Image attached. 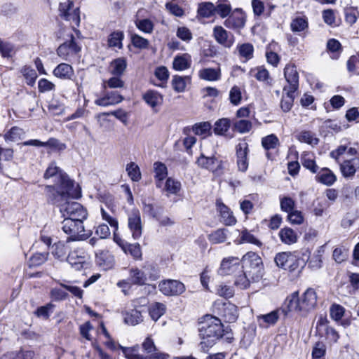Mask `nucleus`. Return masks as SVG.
Listing matches in <instances>:
<instances>
[{"mask_svg": "<svg viewBox=\"0 0 359 359\" xmlns=\"http://www.w3.org/2000/svg\"><path fill=\"white\" fill-rule=\"evenodd\" d=\"M46 191L48 203L58 206L63 217L81 220L87 219V210L79 203L69 201V198H79L81 196V188L78 184L65 190L46 186Z\"/></svg>", "mask_w": 359, "mask_h": 359, "instance_id": "1", "label": "nucleus"}, {"mask_svg": "<svg viewBox=\"0 0 359 359\" xmlns=\"http://www.w3.org/2000/svg\"><path fill=\"white\" fill-rule=\"evenodd\" d=\"M242 273L239 274L235 285L241 289L249 287L250 282L259 281L264 275V266L262 258L256 253L249 252L242 259Z\"/></svg>", "mask_w": 359, "mask_h": 359, "instance_id": "2", "label": "nucleus"}, {"mask_svg": "<svg viewBox=\"0 0 359 359\" xmlns=\"http://www.w3.org/2000/svg\"><path fill=\"white\" fill-rule=\"evenodd\" d=\"M226 330L223 328L221 320L212 316H206L205 320L199 329L202 341L200 346L201 350L206 353L212 347L216 341L222 337Z\"/></svg>", "mask_w": 359, "mask_h": 359, "instance_id": "3", "label": "nucleus"}, {"mask_svg": "<svg viewBox=\"0 0 359 359\" xmlns=\"http://www.w3.org/2000/svg\"><path fill=\"white\" fill-rule=\"evenodd\" d=\"M317 294L313 288H308L299 298L298 292L292 294L288 301L287 309L290 311L307 313L313 309L317 304Z\"/></svg>", "mask_w": 359, "mask_h": 359, "instance_id": "4", "label": "nucleus"}, {"mask_svg": "<svg viewBox=\"0 0 359 359\" xmlns=\"http://www.w3.org/2000/svg\"><path fill=\"white\" fill-rule=\"evenodd\" d=\"M142 346L143 350L148 355L144 356L135 353V348L120 347L127 359H168L169 357L166 353L157 351L153 339L149 337L145 339Z\"/></svg>", "mask_w": 359, "mask_h": 359, "instance_id": "5", "label": "nucleus"}, {"mask_svg": "<svg viewBox=\"0 0 359 359\" xmlns=\"http://www.w3.org/2000/svg\"><path fill=\"white\" fill-rule=\"evenodd\" d=\"M45 179L54 178V185H50L56 189L65 190L74 187V182L71 180L68 175L64 172L55 163H51L46 169L44 175Z\"/></svg>", "mask_w": 359, "mask_h": 359, "instance_id": "6", "label": "nucleus"}, {"mask_svg": "<svg viewBox=\"0 0 359 359\" xmlns=\"http://www.w3.org/2000/svg\"><path fill=\"white\" fill-rule=\"evenodd\" d=\"M237 257H229L224 258L218 269V273L221 276H233L235 280L239 274L242 273V263Z\"/></svg>", "mask_w": 359, "mask_h": 359, "instance_id": "7", "label": "nucleus"}, {"mask_svg": "<svg viewBox=\"0 0 359 359\" xmlns=\"http://www.w3.org/2000/svg\"><path fill=\"white\" fill-rule=\"evenodd\" d=\"M83 221L81 219L64 217L61 223V229L66 234L69 236L68 240L76 241L80 236L83 235L82 234L85 231Z\"/></svg>", "mask_w": 359, "mask_h": 359, "instance_id": "8", "label": "nucleus"}, {"mask_svg": "<svg viewBox=\"0 0 359 359\" xmlns=\"http://www.w3.org/2000/svg\"><path fill=\"white\" fill-rule=\"evenodd\" d=\"M69 40L60 44L57 49V54L65 60H71L74 58L81 50V46L76 42L72 34L69 35Z\"/></svg>", "mask_w": 359, "mask_h": 359, "instance_id": "9", "label": "nucleus"}, {"mask_svg": "<svg viewBox=\"0 0 359 359\" xmlns=\"http://www.w3.org/2000/svg\"><path fill=\"white\" fill-rule=\"evenodd\" d=\"M60 15L65 20L72 21L73 26H79L80 15L79 8L74 7L72 1L67 0L59 5Z\"/></svg>", "mask_w": 359, "mask_h": 359, "instance_id": "10", "label": "nucleus"}, {"mask_svg": "<svg viewBox=\"0 0 359 359\" xmlns=\"http://www.w3.org/2000/svg\"><path fill=\"white\" fill-rule=\"evenodd\" d=\"M246 17L241 8L234 9L224 22V25L230 29L239 31L245 26Z\"/></svg>", "mask_w": 359, "mask_h": 359, "instance_id": "11", "label": "nucleus"}, {"mask_svg": "<svg viewBox=\"0 0 359 359\" xmlns=\"http://www.w3.org/2000/svg\"><path fill=\"white\" fill-rule=\"evenodd\" d=\"M160 291L166 296H177L185 291L184 285L177 280H165L158 285Z\"/></svg>", "mask_w": 359, "mask_h": 359, "instance_id": "12", "label": "nucleus"}, {"mask_svg": "<svg viewBox=\"0 0 359 359\" xmlns=\"http://www.w3.org/2000/svg\"><path fill=\"white\" fill-rule=\"evenodd\" d=\"M128 226L134 239H139L142 233V225L139 210L134 208L128 214Z\"/></svg>", "mask_w": 359, "mask_h": 359, "instance_id": "13", "label": "nucleus"}, {"mask_svg": "<svg viewBox=\"0 0 359 359\" xmlns=\"http://www.w3.org/2000/svg\"><path fill=\"white\" fill-rule=\"evenodd\" d=\"M284 76L288 83V86H285L283 91H295L299 87V74L294 65H287L284 69Z\"/></svg>", "mask_w": 359, "mask_h": 359, "instance_id": "14", "label": "nucleus"}, {"mask_svg": "<svg viewBox=\"0 0 359 359\" xmlns=\"http://www.w3.org/2000/svg\"><path fill=\"white\" fill-rule=\"evenodd\" d=\"M213 36L216 41L224 48H230L234 43V36L222 26L214 27Z\"/></svg>", "mask_w": 359, "mask_h": 359, "instance_id": "15", "label": "nucleus"}, {"mask_svg": "<svg viewBox=\"0 0 359 359\" xmlns=\"http://www.w3.org/2000/svg\"><path fill=\"white\" fill-rule=\"evenodd\" d=\"M196 163L202 168L207 169L213 172H217L222 167V161L215 156L206 157L203 154L197 159Z\"/></svg>", "mask_w": 359, "mask_h": 359, "instance_id": "16", "label": "nucleus"}, {"mask_svg": "<svg viewBox=\"0 0 359 359\" xmlns=\"http://www.w3.org/2000/svg\"><path fill=\"white\" fill-rule=\"evenodd\" d=\"M67 262L76 271H81L83 269L87 268L88 266V263L86 262V257L79 255L76 251L72 252L68 255Z\"/></svg>", "mask_w": 359, "mask_h": 359, "instance_id": "17", "label": "nucleus"}, {"mask_svg": "<svg viewBox=\"0 0 359 359\" xmlns=\"http://www.w3.org/2000/svg\"><path fill=\"white\" fill-rule=\"evenodd\" d=\"M217 206L220 213L221 222L226 226L234 225L236 222V219L230 209L222 202L219 201H217Z\"/></svg>", "mask_w": 359, "mask_h": 359, "instance_id": "18", "label": "nucleus"}, {"mask_svg": "<svg viewBox=\"0 0 359 359\" xmlns=\"http://www.w3.org/2000/svg\"><path fill=\"white\" fill-rule=\"evenodd\" d=\"M316 180L327 186L332 185L337 180L336 175L327 168H323L316 173Z\"/></svg>", "mask_w": 359, "mask_h": 359, "instance_id": "19", "label": "nucleus"}, {"mask_svg": "<svg viewBox=\"0 0 359 359\" xmlns=\"http://www.w3.org/2000/svg\"><path fill=\"white\" fill-rule=\"evenodd\" d=\"M201 79L208 81H217L221 79L222 73L219 67L217 68H203L198 72Z\"/></svg>", "mask_w": 359, "mask_h": 359, "instance_id": "20", "label": "nucleus"}, {"mask_svg": "<svg viewBox=\"0 0 359 359\" xmlns=\"http://www.w3.org/2000/svg\"><path fill=\"white\" fill-rule=\"evenodd\" d=\"M144 101L152 108L160 105L163 102V95L158 92L149 90L143 95Z\"/></svg>", "mask_w": 359, "mask_h": 359, "instance_id": "21", "label": "nucleus"}, {"mask_svg": "<svg viewBox=\"0 0 359 359\" xmlns=\"http://www.w3.org/2000/svg\"><path fill=\"white\" fill-rule=\"evenodd\" d=\"M55 76L62 79H72L74 70L71 65L67 63L58 65L53 72Z\"/></svg>", "mask_w": 359, "mask_h": 359, "instance_id": "22", "label": "nucleus"}, {"mask_svg": "<svg viewBox=\"0 0 359 359\" xmlns=\"http://www.w3.org/2000/svg\"><path fill=\"white\" fill-rule=\"evenodd\" d=\"M191 64V57L188 53L177 55L173 60L172 66L175 70L182 71L189 69Z\"/></svg>", "mask_w": 359, "mask_h": 359, "instance_id": "23", "label": "nucleus"}, {"mask_svg": "<svg viewBox=\"0 0 359 359\" xmlns=\"http://www.w3.org/2000/svg\"><path fill=\"white\" fill-rule=\"evenodd\" d=\"M359 160L353 158L351 160L344 161L341 164V171L344 177H352L355 172L357 166L359 165Z\"/></svg>", "mask_w": 359, "mask_h": 359, "instance_id": "24", "label": "nucleus"}, {"mask_svg": "<svg viewBox=\"0 0 359 359\" xmlns=\"http://www.w3.org/2000/svg\"><path fill=\"white\" fill-rule=\"evenodd\" d=\"M279 318V311H273L269 313L262 315L257 317L259 325L262 327H268L274 325Z\"/></svg>", "mask_w": 359, "mask_h": 359, "instance_id": "25", "label": "nucleus"}, {"mask_svg": "<svg viewBox=\"0 0 359 359\" xmlns=\"http://www.w3.org/2000/svg\"><path fill=\"white\" fill-rule=\"evenodd\" d=\"M222 316L228 323L235 322L238 316L237 306L231 303H225L223 305Z\"/></svg>", "mask_w": 359, "mask_h": 359, "instance_id": "26", "label": "nucleus"}, {"mask_svg": "<svg viewBox=\"0 0 359 359\" xmlns=\"http://www.w3.org/2000/svg\"><path fill=\"white\" fill-rule=\"evenodd\" d=\"M286 264L285 270H287L290 272L299 271L303 269L306 264L304 259L297 257L291 252Z\"/></svg>", "mask_w": 359, "mask_h": 359, "instance_id": "27", "label": "nucleus"}, {"mask_svg": "<svg viewBox=\"0 0 359 359\" xmlns=\"http://www.w3.org/2000/svg\"><path fill=\"white\" fill-rule=\"evenodd\" d=\"M34 353L31 351L20 350L10 351L1 355L0 359H33Z\"/></svg>", "mask_w": 359, "mask_h": 359, "instance_id": "28", "label": "nucleus"}, {"mask_svg": "<svg viewBox=\"0 0 359 359\" xmlns=\"http://www.w3.org/2000/svg\"><path fill=\"white\" fill-rule=\"evenodd\" d=\"M127 67V62L124 57L114 60L110 64V73L114 76H121Z\"/></svg>", "mask_w": 359, "mask_h": 359, "instance_id": "29", "label": "nucleus"}, {"mask_svg": "<svg viewBox=\"0 0 359 359\" xmlns=\"http://www.w3.org/2000/svg\"><path fill=\"white\" fill-rule=\"evenodd\" d=\"M17 51L18 48L13 43L0 39V53L3 57L11 58Z\"/></svg>", "mask_w": 359, "mask_h": 359, "instance_id": "30", "label": "nucleus"}, {"mask_svg": "<svg viewBox=\"0 0 359 359\" xmlns=\"http://www.w3.org/2000/svg\"><path fill=\"white\" fill-rule=\"evenodd\" d=\"M279 236L281 241L285 244L291 245L297 241L296 232L289 227L282 229L279 231Z\"/></svg>", "mask_w": 359, "mask_h": 359, "instance_id": "31", "label": "nucleus"}, {"mask_svg": "<svg viewBox=\"0 0 359 359\" xmlns=\"http://www.w3.org/2000/svg\"><path fill=\"white\" fill-rule=\"evenodd\" d=\"M95 262L100 266L107 269L113 265V257L108 251H102L96 254Z\"/></svg>", "mask_w": 359, "mask_h": 359, "instance_id": "32", "label": "nucleus"}, {"mask_svg": "<svg viewBox=\"0 0 359 359\" xmlns=\"http://www.w3.org/2000/svg\"><path fill=\"white\" fill-rule=\"evenodd\" d=\"M215 8V14H217L222 18H226L233 11L228 0H217Z\"/></svg>", "mask_w": 359, "mask_h": 359, "instance_id": "33", "label": "nucleus"}, {"mask_svg": "<svg viewBox=\"0 0 359 359\" xmlns=\"http://www.w3.org/2000/svg\"><path fill=\"white\" fill-rule=\"evenodd\" d=\"M123 39L124 34L122 31L117 30L113 32L108 37L107 43L109 47L121 49L123 48L122 41Z\"/></svg>", "mask_w": 359, "mask_h": 359, "instance_id": "34", "label": "nucleus"}, {"mask_svg": "<svg viewBox=\"0 0 359 359\" xmlns=\"http://www.w3.org/2000/svg\"><path fill=\"white\" fill-rule=\"evenodd\" d=\"M228 233L227 229H218L208 235V239L213 244L222 243L226 241Z\"/></svg>", "mask_w": 359, "mask_h": 359, "instance_id": "35", "label": "nucleus"}, {"mask_svg": "<svg viewBox=\"0 0 359 359\" xmlns=\"http://www.w3.org/2000/svg\"><path fill=\"white\" fill-rule=\"evenodd\" d=\"M197 13L203 18H210L215 14V5L211 2H203L198 4Z\"/></svg>", "mask_w": 359, "mask_h": 359, "instance_id": "36", "label": "nucleus"}, {"mask_svg": "<svg viewBox=\"0 0 359 359\" xmlns=\"http://www.w3.org/2000/svg\"><path fill=\"white\" fill-rule=\"evenodd\" d=\"M130 278L133 284L138 285L146 284L147 280L144 273L137 268H132L130 270Z\"/></svg>", "mask_w": 359, "mask_h": 359, "instance_id": "37", "label": "nucleus"}, {"mask_svg": "<svg viewBox=\"0 0 359 359\" xmlns=\"http://www.w3.org/2000/svg\"><path fill=\"white\" fill-rule=\"evenodd\" d=\"M231 121L227 118L217 120L214 126V133L217 135H224L229 130Z\"/></svg>", "mask_w": 359, "mask_h": 359, "instance_id": "38", "label": "nucleus"}, {"mask_svg": "<svg viewBox=\"0 0 359 359\" xmlns=\"http://www.w3.org/2000/svg\"><path fill=\"white\" fill-rule=\"evenodd\" d=\"M236 50L238 52L239 56L241 57L245 58L246 61L249 60L253 57L254 47L252 44L250 43L238 44L237 46Z\"/></svg>", "mask_w": 359, "mask_h": 359, "instance_id": "39", "label": "nucleus"}, {"mask_svg": "<svg viewBox=\"0 0 359 359\" xmlns=\"http://www.w3.org/2000/svg\"><path fill=\"white\" fill-rule=\"evenodd\" d=\"M123 250L126 254H130L134 259H138L142 257V250L140 244L122 243Z\"/></svg>", "mask_w": 359, "mask_h": 359, "instance_id": "40", "label": "nucleus"}, {"mask_svg": "<svg viewBox=\"0 0 359 359\" xmlns=\"http://www.w3.org/2000/svg\"><path fill=\"white\" fill-rule=\"evenodd\" d=\"M286 95L287 96L285 97L284 95L283 96L282 99H281V101H280V107H281V109L284 111V112H288L292 105H293V102H294V93H295V91H292V90H286Z\"/></svg>", "mask_w": 359, "mask_h": 359, "instance_id": "41", "label": "nucleus"}, {"mask_svg": "<svg viewBox=\"0 0 359 359\" xmlns=\"http://www.w3.org/2000/svg\"><path fill=\"white\" fill-rule=\"evenodd\" d=\"M280 144L278 138L274 134L269 135L262 139V145L266 151L273 149Z\"/></svg>", "mask_w": 359, "mask_h": 359, "instance_id": "42", "label": "nucleus"}, {"mask_svg": "<svg viewBox=\"0 0 359 359\" xmlns=\"http://www.w3.org/2000/svg\"><path fill=\"white\" fill-rule=\"evenodd\" d=\"M136 27L142 32L146 34H151L154 31V22L148 19H137L135 21Z\"/></svg>", "mask_w": 359, "mask_h": 359, "instance_id": "43", "label": "nucleus"}, {"mask_svg": "<svg viewBox=\"0 0 359 359\" xmlns=\"http://www.w3.org/2000/svg\"><path fill=\"white\" fill-rule=\"evenodd\" d=\"M165 309V306L163 304L156 302L151 305L149 315L154 320L156 321L164 314Z\"/></svg>", "mask_w": 359, "mask_h": 359, "instance_id": "44", "label": "nucleus"}, {"mask_svg": "<svg viewBox=\"0 0 359 359\" xmlns=\"http://www.w3.org/2000/svg\"><path fill=\"white\" fill-rule=\"evenodd\" d=\"M124 321L126 324L130 325H135L142 321V316L141 312L134 309L127 313L124 318Z\"/></svg>", "mask_w": 359, "mask_h": 359, "instance_id": "45", "label": "nucleus"}, {"mask_svg": "<svg viewBox=\"0 0 359 359\" xmlns=\"http://www.w3.org/2000/svg\"><path fill=\"white\" fill-rule=\"evenodd\" d=\"M326 346L322 341H317L312 350V359H325Z\"/></svg>", "mask_w": 359, "mask_h": 359, "instance_id": "46", "label": "nucleus"}, {"mask_svg": "<svg viewBox=\"0 0 359 359\" xmlns=\"http://www.w3.org/2000/svg\"><path fill=\"white\" fill-rule=\"evenodd\" d=\"M48 252H37L34 254L29 260V267H35L43 264L48 259Z\"/></svg>", "mask_w": 359, "mask_h": 359, "instance_id": "47", "label": "nucleus"}, {"mask_svg": "<svg viewBox=\"0 0 359 359\" xmlns=\"http://www.w3.org/2000/svg\"><path fill=\"white\" fill-rule=\"evenodd\" d=\"M164 189L169 194H177L181 189V183L172 177H168L166 180Z\"/></svg>", "mask_w": 359, "mask_h": 359, "instance_id": "48", "label": "nucleus"}, {"mask_svg": "<svg viewBox=\"0 0 359 359\" xmlns=\"http://www.w3.org/2000/svg\"><path fill=\"white\" fill-rule=\"evenodd\" d=\"M188 77H182L181 76L175 75L172 79V86L175 91L177 93H182L185 90L186 88V79Z\"/></svg>", "mask_w": 359, "mask_h": 359, "instance_id": "49", "label": "nucleus"}, {"mask_svg": "<svg viewBox=\"0 0 359 359\" xmlns=\"http://www.w3.org/2000/svg\"><path fill=\"white\" fill-rule=\"evenodd\" d=\"M128 176L133 182H139L141 179V172L137 165L134 162L128 163L126 166Z\"/></svg>", "mask_w": 359, "mask_h": 359, "instance_id": "50", "label": "nucleus"}, {"mask_svg": "<svg viewBox=\"0 0 359 359\" xmlns=\"http://www.w3.org/2000/svg\"><path fill=\"white\" fill-rule=\"evenodd\" d=\"M280 205L281 210L288 214L294 210L295 201L291 197L283 196L280 199Z\"/></svg>", "mask_w": 359, "mask_h": 359, "instance_id": "51", "label": "nucleus"}, {"mask_svg": "<svg viewBox=\"0 0 359 359\" xmlns=\"http://www.w3.org/2000/svg\"><path fill=\"white\" fill-rule=\"evenodd\" d=\"M131 43L135 48L140 49H147L149 46V40L137 34L131 35Z\"/></svg>", "mask_w": 359, "mask_h": 359, "instance_id": "52", "label": "nucleus"}, {"mask_svg": "<svg viewBox=\"0 0 359 359\" xmlns=\"http://www.w3.org/2000/svg\"><path fill=\"white\" fill-rule=\"evenodd\" d=\"M229 100L234 106H238L241 104L242 100V94L241 88L238 86H234L231 88L229 92Z\"/></svg>", "mask_w": 359, "mask_h": 359, "instance_id": "53", "label": "nucleus"}, {"mask_svg": "<svg viewBox=\"0 0 359 359\" xmlns=\"http://www.w3.org/2000/svg\"><path fill=\"white\" fill-rule=\"evenodd\" d=\"M327 48L329 51L332 53L334 55L332 57V58L337 59L339 53L341 52V45L339 41L331 39L328 40L327 43Z\"/></svg>", "mask_w": 359, "mask_h": 359, "instance_id": "54", "label": "nucleus"}, {"mask_svg": "<svg viewBox=\"0 0 359 359\" xmlns=\"http://www.w3.org/2000/svg\"><path fill=\"white\" fill-rule=\"evenodd\" d=\"M344 312V308L339 304H334L330 309V317L336 321H339L342 318Z\"/></svg>", "mask_w": 359, "mask_h": 359, "instance_id": "55", "label": "nucleus"}, {"mask_svg": "<svg viewBox=\"0 0 359 359\" xmlns=\"http://www.w3.org/2000/svg\"><path fill=\"white\" fill-rule=\"evenodd\" d=\"M233 127L236 131L241 133H245L250 130L252 123L248 120L241 119L234 122Z\"/></svg>", "mask_w": 359, "mask_h": 359, "instance_id": "56", "label": "nucleus"}, {"mask_svg": "<svg viewBox=\"0 0 359 359\" xmlns=\"http://www.w3.org/2000/svg\"><path fill=\"white\" fill-rule=\"evenodd\" d=\"M299 140L302 142L307 143L311 145L318 144L319 140L316 137L311 131H303L300 133Z\"/></svg>", "mask_w": 359, "mask_h": 359, "instance_id": "57", "label": "nucleus"}, {"mask_svg": "<svg viewBox=\"0 0 359 359\" xmlns=\"http://www.w3.org/2000/svg\"><path fill=\"white\" fill-rule=\"evenodd\" d=\"M155 179L165 180L168 175V170L165 165L161 162H156L154 164Z\"/></svg>", "mask_w": 359, "mask_h": 359, "instance_id": "58", "label": "nucleus"}, {"mask_svg": "<svg viewBox=\"0 0 359 359\" xmlns=\"http://www.w3.org/2000/svg\"><path fill=\"white\" fill-rule=\"evenodd\" d=\"M241 243H248L261 246L262 243L251 234L247 229L243 230L241 234Z\"/></svg>", "mask_w": 359, "mask_h": 359, "instance_id": "59", "label": "nucleus"}, {"mask_svg": "<svg viewBox=\"0 0 359 359\" xmlns=\"http://www.w3.org/2000/svg\"><path fill=\"white\" fill-rule=\"evenodd\" d=\"M22 74L26 79V83L30 86H33L35 83L37 78V74L36 71L30 67H25L22 69Z\"/></svg>", "mask_w": 359, "mask_h": 359, "instance_id": "60", "label": "nucleus"}, {"mask_svg": "<svg viewBox=\"0 0 359 359\" xmlns=\"http://www.w3.org/2000/svg\"><path fill=\"white\" fill-rule=\"evenodd\" d=\"M22 130L18 127H12L5 135L4 138L6 141L15 142L20 139Z\"/></svg>", "mask_w": 359, "mask_h": 359, "instance_id": "61", "label": "nucleus"}, {"mask_svg": "<svg viewBox=\"0 0 359 359\" xmlns=\"http://www.w3.org/2000/svg\"><path fill=\"white\" fill-rule=\"evenodd\" d=\"M211 130V125L209 122L196 123L192 127L193 132L197 135H205Z\"/></svg>", "mask_w": 359, "mask_h": 359, "instance_id": "62", "label": "nucleus"}, {"mask_svg": "<svg viewBox=\"0 0 359 359\" xmlns=\"http://www.w3.org/2000/svg\"><path fill=\"white\" fill-rule=\"evenodd\" d=\"M255 77L259 81H263L267 84L271 85V79L269 76V73L262 67H259L257 69Z\"/></svg>", "mask_w": 359, "mask_h": 359, "instance_id": "63", "label": "nucleus"}, {"mask_svg": "<svg viewBox=\"0 0 359 359\" xmlns=\"http://www.w3.org/2000/svg\"><path fill=\"white\" fill-rule=\"evenodd\" d=\"M290 26L293 32H301L308 27V22L302 18H297L292 20Z\"/></svg>", "mask_w": 359, "mask_h": 359, "instance_id": "64", "label": "nucleus"}]
</instances>
